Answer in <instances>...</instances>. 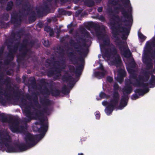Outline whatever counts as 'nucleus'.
Here are the masks:
<instances>
[{"instance_id": "f257e3e1", "label": "nucleus", "mask_w": 155, "mask_h": 155, "mask_svg": "<svg viewBox=\"0 0 155 155\" xmlns=\"http://www.w3.org/2000/svg\"><path fill=\"white\" fill-rule=\"evenodd\" d=\"M115 19L112 18L110 19V22L108 24L111 30V33L113 37L115 38V42L116 45L118 47L119 50L121 54L123 55L125 58H128L130 56L131 53L130 49L128 48L127 43L124 41H121L118 36V31L121 33H125L126 35H129L131 27L130 24L127 23L125 25L126 26H130V27L127 28L121 26V24H119L118 21H116L117 24V26H115Z\"/></svg>"}, {"instance_id": "f03ea898", "label": "nucleus", "mask_w": 155, "mask_h": 155, "mask_svg": "<svg viewBox=\"0 0 155 155\" xmlns=\"http://www.w3.org/2000/svg\"><path fill=\"white\" fill-rule=\"evenodd\" d=\"M122 1L123 0H120ZM130 4V0H126L124 3L125 7L128 8L127 11H126L125 8L123 7L120 4H119L118 6H115L114 8V12L116 14H118L120 11L124 17L127 19H125L122 21L123 22H127L132 23L133 21L132 17L131 14L132 11V8Z\"/></svg>"}, {"instance_id": "7ed1b4c3", "label": "nucleus", "mask_w": 155, "mask_h": 155, "mask_svg": "<svg viewBox=\"0 0 155 155\" xmlns=\"http://www.w3.org/2000/svg\"><path fill=\"white\" fill-rule=\"evenodd\" d=\"M87 27L91 28H93L95 30L96 35L98 38L103 41V44L101 45V46L103 47L106 46H109L110 43V39L107 35L102 34V31H105V26L102 25L101 28L100 25L93 22H90L87 23Z\"/></svg>"}, {"instance_id": "20e7f679", "label": "nucleus", "mask_w": 155, "mask_h": 155, "mask_svg": "<svg viewBox=\"0 0 155 155\" xmlns=\"http://www.w3.org/2000/svg\"><path fill=\"white\" fill-rule=\"evenodd\" d=\"M22 9L21 11L19 12L21 15H18V13L16 11L13 12L11 14V23L15 24V26H16V25H21L22 21L21 16H27L28 15L29 12L32 10L31 5L28 2L23 5Z\"/></svg>"}, {"instance_id": "39448f33", "label": "nucleus", "mask_w": 155, "mask_h": 155, "mask_svg": "<svg viewBox=\"0 0 155 155\" xmlns=\"http://www.w3.org/2000/svg\"><path fill=\"white\" fill-rule=\"evenodd\" d=\"M113 92L112 94V99L110 100V103L106 107L105 112L107 115H109L118 105L120 95L118 92L119 88V85L117 83L114 84L113 86Z\"/></svg>"}, {"instance_id": "423d86ee", "label": "nucleus", "mask_w": 155, "mask_h": 155, "mask_svg": "<svg viewBox=\"0 0 155 155\" xmlns=\"http://www.w3.org/2000/svg\"><path fill=\"white\" fill-rule=\"evenodd\" d=\"M117 50L115 46L113 45L110 48L105 49L104 56L108 59H112V62L116 66L120 65L122 63L121 58L117 54Z\"/></svg>"}, {"instance_id": "0eeeda50", "label": "nucleus", "mask_w": 155, "mask_h": 155, "mask_svg": "<svg viewBox=\"0 0 155 155\" xmlns=\"http://www.w3.org/2000/svg\"><path fill=\"white\" fill-rule=\"evenodd\" d=\"M0 144L4 145L6 147V151L8 153H16L15 144L14 146L9 144L12 138L9 133L7 132H0Z\"/></svg>"}, {"instance_id": "6e6552de", "label": "nucleus", "mask_w": 155, "mask_h": 155, "mask_svg": "<svg viewBox=\"0 0 155 155\" xmlns=\"http://www.w3.org/2000/svg\"><path fill=\"white\" fill-rule=\"evenodd\" d=\"M2 122L6 123L11 121V123L9 125V129L13 133H17L19 126V122L17 119H13L12 117H8L2 114L0 115Z\"/></svg>"}, {"instance_id": "1a4fd4ad", "label": "nucleus", "mask_w": 155, "mask_h": 155, "mask_svg": "<svg viewBox=\"0 0 155 155\" xmlns=\"http://www.w3.org/2000/svg\"><path fill=\"white\" fill-rule=\"evenodd\" d=\"M45 134L44 133H40L39 134L34 135L28 133L26 134L25 140L29 146L33 147L35 144V140H41L44 137Z\"/></svg>"}, {"instance_id": "9d476101", "label": "nucleus", "mask_w": 155, "mask_h": 155, "mask_svg": "<svg viewBox=\"0 0 155 155\" xmlns=\"http://www.w3.org/2000/svg\"><path fill=\"white\" fill-rule=\"evenodd\" d=\"M21 101L22 104L25 106L24 112L26 118L24 119L23 121L26 123L29 122L34 118L32 116L33 113L31 111L30 107L29 106H27L26 100L24 97L21 98Z\"/></svg>"}, {"instance_id": "9b49d317", "label": "nucleus", "mask_w": 155, "mask_h": 155, "mask_svg": "<svg viewBox=\"0 0 155 155\" xmlns=\"http://www.w3.org/2000/svg\"><path fill=\"white\" fill-rule=\"evenodd\" d=\"M77 43L75 42L74 40L71 39L70 40L69 43L71 45L73 46L75 49L77 50V52L80 55H86L88 50L87 49L86 51L84 50L83 51H81L83 50L84 49L82 48L80 44L81 43L80 41L77 40Z\"/></svg>"}, {"instance_id": "f8f14e48", "label": "nucleus", "mask_w": 155, "mask_h": 155, "mask_svg": "<svg viewBox=\"0 0 155 155\" xmlns=\"http://www.w3.org/2000/svg\"><path fill=\"white\" fill-rule=\"evenodd\" d=\"M68 56L70 61L74 65L78 64V61L81 62L82 64L84 62V59L81 56L78 57L74 54L73 52H69L68 54Z\"/></svg>"}, {"instance_id": "ddd939ff", "label": "nucleus", "mask_w": 155, "mask_h": 155, "mask_svg": "<svg viewBox=\"0 0 155 155\" xmlns=\"http://www.w3.org/2000/svg\"><path fill=\"white\" fill-rule=\"evenodd\" d=\"M69 72L71 73H74L77 77L79 76L81 74L84 69V65L81 63L79 65L76 67L75 69L74 67L72 65H69L68 66Z\"/></svg>"}, {"instance_id": "4468645a", "label": "nucleus", "mask_w": 155, "mask_h": 155, "mask_svg": "<svg viewBox=\"0 0 155 155\" xmlns=\"http://www.w3.org/2000/svg\"><path fill=\"white\" fill-rule=\"evenodd\" d=\"M40 103L42 105L45 107L42 110H41V111L43 113V114L44 113H45L48 115H49L50 112L48 106L51 105V101L48 98H46L45 97L44 98L40 99Z\"/></svg>"}, {"instance_id": "2eb2a0df", "label": "nucleus", "mask_w": 155, "mask_h": 155, "mask_svg": "<svg viewBox=\"0 0 155 155\" xmlns=\"http://www.w3.org/2000/svg\"><path fill=\"white\" fill-rule=\"evenodd\" d=\"M40 84H39V90L41 93L43 94L46 95L47 96H48L51 94L50 91L46 87H45L44 89H42V87L45 85L48 84V82L46 81L44 79H42L40 81Z\"/></svg>"}, {"instance_id": "dca6fc26", "label": "nucleus", "mask_w": 155, "mask_h": 155, "mask_svg": "<svg viewBox=\"0 0 155 155\" xmlns=\"http://www.w3.org/2000/svg\"><path fill=\"white\" fill-rule=\"evenodd\" d=\"M136 81L133 83L134 86H136L138 87H146L148 86V84L144 83L147 81H146L145 79V77L143 76H139L138 78H136Z\"/></svg>"}, {"instance_id": "f3484780", "label": "nucleus", "mask_w": 155, "mask_h": 155, "mask_svg": "<svg viewBox=\"0 0 155 155\" xmlns=\"http://www.w3.org/2000/svg\"><path fill=\"white\" fill-rule=\"evenodd\" d=\"M3 84H4L6 83V86L7 87L8 84L9 85L7 89L9 91H13V93L14 94V96L17 97H19L20 95V93L18 91H15L13 87H12L10 85L11 79L9 77H7L3 81Z\"/></svg>"}, {"instance_id": "a211bd4d", "label": "nucleus", "mask_w": 155, "mask_h": 155, "mask_svg": "<svg viewBox=\"0 0 155 155\" xmlns=\"http://www.w3.org/2000/svg\"><path fill=\"white\" fill-rule=\"evenodd\" d=\"M0 103L4 105L5 104L6 102L2 95L6 97L7 100H9L11 98V94L10 93H8L6 90H4V92H3L2 91L3 89L2 87H0Z\"/></svg>"}, {"instance_id": "6ab92c4d", "label": "nucleus", "mask_w": 155, "mask_h": 155, "mask_svg": "<svg viewBox=\"0 0 155 155\" xmlns=\"http://www.w3.org/2000/svg\"><path fill=\"white\" fill-rule=\"evenodd\" d=\"M129 99V96L127 95H123L121 98L120 103L119 105L118 106V108L120 109H122L124 107H126L127 104L128 102Z\"/></svg>"}, {"instance_id": "aec40b11", "label": "nucleus", "mask_w": 155, "mask_h": 155, "mask_svg": "<svg viewBox=\"0 0 155 155\" xmlns=\"http://www.w3.org/2000/svg\"><path fill=\"white\" fill-rule=\"evenodd\" d=\"M25 143L26 144L24 143L15 144L16 153L24 151L27 150L28 148L32 147L29 146L26 141H25Z\"/></svg>"}, {"instance_id": "412c9836", "label": "nucleus", "mask_w": 155, "mask_h": 155, "mask_svg": "<svg viewBox=\"0 0 155 155\" xmlns=\"http://www.w3.org/2000/svg\"><path fill=\"white\" fill-rule=\"evenodd\" d=\"M44 120H42L39 123L36 122V124H39L41 126L39 128H38V131L39 133H43L45 134L47 131L48 127V123H44Z\"/></svg>"}, {"instance_id": "4be33fe9", "label": "nucleus", "mask_w": 155, "mask_h": 155, "mask_svg": "<svg viewBox=\"0 0 155 155\" xmlns=\"http://www.w3.org/2000/svg\"><path fill=\"white\" fill-rule=\"evenodd\" d=\"M131 84L132 83L130 81L125 83V86L122 89L123 95L125 94L128 96L132 92L133 89Z\"/></svg>"}, {"instance_id": "5701e85b", "label": "nucleus", "mask_w": 155, "mask_h": 155, "mask_svg": "<svg viewBox=\"0 0 155 155\" xmlns=\"http://www.w3.org/2000/svg\"><path fill=\"white\" fill-rule=\"evenodd\" d=\"M143 89L138 88L136 89L134 91L135 93L138 94L139 96H143V95L149 92V89L148 86L146 87H143Z\"/></svg>"}, {"instance_id": "b1692460", "label": "nucleus", "mask_w": 155, "mask_h": 155, "mask_svg": "<svg viewBox=\"0 0 155 155\" xmlns=\"http://www.w3.org/2000/svg\"><path fill=\"white\" fill-rule=\"evenodd\" d=\"M143 62L146 64V69L147 70L151 69L153 68V64L150 60H149V58L148 57H145L143 59Z\"/></svg>"}, {"instance_id": "393cba45", "label": "nucleus", "mask_w": 155, "mask_h": 155, "mask_svg": "<svg viewBox=\"0 0 155 155\" xmlns=\"http://www.w3.org/2000/svg\"><path fill=\"white\" fill-rule=\"evenodd\" d=\"M36 112L35 113V119H38L40 120V122H41L42 120H45L43 118L41 117L43 116V113L41 111V110L37 109H35Z\"/></svg>"}, {"instance_id": "a878e982", "label": "nucleus", "mask_w": 155, "mask_h": 155, "mask_svg": "<svg viewBox=\"0 0 155 155\" xmlns=\"http://www.w3.org/2000/svg\"><path fill=\"white\" fill-rule=\"evenodd\" d=\"M28 127V126L26 124L24 126L19 125L17 133L24 134L25 136L26 134L28 133L27 131Z\"/></svg>"}, {"instance_id": "bb28decb", "label": "nucleus", "mask_w": 155, "mask_h": 155, "mask_svg": "<svg viewBox=\"0 0 155 155\" xmlns=\"http://www.w3.org/2000/svg\"><path fill=\"white\" fill-rule=\"evenodd\" d=\"M8 49L9 52L8 56L10 57L13 58V56H14V54L16 53L18 48L13 45Z\"/></svg>"}, {"instance_id": "cd10ccee", "label": "nucleus", "mask_w": 155, "mask_h": 155, "mask_svg": "<svg viewBox=\"0 0 155 155\" xmlns=\"http://www.w3.org/2000/svg\"><path fill=\"white\" fill-rule=\"evenodd\" d=\"M126 75V73L125 71L122 69L119 70L118 71L117 81H121L123 80V78L125 77Z\"/></svg>"}, {"instance_id": "c85d7f7f", "label": "nucleus", "mask_w": 155, "mask_h": 155, "mask_svg": "<svg viewBox=\"0 0 155 155\" xmlns=\"http://www.w3.org/2000/svg\"><path fill=\"white\" fill-rule=\"evenodd\" d=\"M26 55L25 53L22 52L19 55L17 56V61L18 64H21L22 61L24 60Z\"/></svg>"}, {"instance_id": "c756f323", "label": "nucleus", "mask_w": 155, "mask_h": 155, "mask_svg": "<svg viewBox=\"0 0 155 155\" xmlns=\"http://www.w3.org/2000/svg\"><path fill=\"white\" fill-rule=\"evenodd\" d=\"M153 74H154V72L153 71V70L151 71L146 70L143 72V75L145 77L146 81H147L149 79L150 75H151V76L153 75Z\"/></svg>"}, {"instance_id": "7c9ffc66", "label": "nucleus", "mask_w": 155, "mask_h": 155, "mask_svg": "<svg viewBox=\"0 0 155 155\" xmlns=\"http://www.w3.org/2000/svg\"><path fill=\"white\" fill-rule=\"evenodd\" d=\"M28 43V39H24L22 41V42L20 43V46L19 48V51L21 52L23 50L24 48L27 47Z\"/></svg>"}, {"instance_id": "2f4dec72", "label": "nucleus", "mask_w": 155, "mask_h": 155, "mask_svg": "<svg viewBox=\"0 0 155 155\" xmlns=\"http://www.w3.org/2000/svg\"><path fill=\"white\" fill-rule=\"evenodd\" d=\"M106 73L105 71H97L94 73V75L96 77L98 78L99 79H101L104 77Z\"/></svg>"}, {"instance_id": "473e14b6", "label": "nucleus", "mask_w": 155, "mask_h": 155, "mask_svg": "<svg viewBox=\"0 0 155 155\" xmlns=\"http://www.w3.org/2000/svg\"><path fill=\"white\" fill-rule=\"evenodd\" d=\"M78 38L79 41V40H80L82 42V45H81V44H80V45H81L82 48L84 49V50H81V51H84V50L86 51L87 49L88 50V49H84L83 48V47H85L86 45V43L87 41H86V38H85L81 36H80V37H78ZM88 51V50H87V53L86 54H87V53Z\"/></svg>"}, {"instance_id": "72a5a7b5", "label": "nucleus", "mask_w": 155, "mask_h": 155, "mask_svg": "<svg viewBox=\"0 0 155 155\" xmlns=\"http://www.w3.org/2000/svg\"><path fill=\"white\" fill-rule=\"evenodd\" d=\"M50 92L51 95L55 97L59 96L61 93V91L57 89H51L50 90Z\"/></svg>"}, {"instance_id": "f704fd0d", "label": "nucleus", "mask_w": 155, "mask_h": 155, "mask_svg": "<svg viewBox=\"0 0 155 155\" xmlns=\"http://www.w3.org/2000/svg\"><path fill=\"white\" fill-rule=\"evenodd\" d=\"M72 79H73V78L69 74L68 75H63L61 78L62 80L64 82H68Z\"/></svg>"}, {"instance_id": "c9c22d12", "label": "nucleus", "mask_w": 155, "mask_h": 155, "mask_svg": "<svg viewBox=\"0 0 155 155\" xmlns=\"http://www.w3.org/2000/svg\"><path fill=\"white\" fill-rule=\"evenodd\" d=\"M14 41L11 37L6 39L5 43L7 46V48H9L10 47H12V45Z\"/></svg>"}, {"instance_id": "e433bc0d", "label": "nucleus", "mask_w": 155, "mask_h": 155, "mask_svg": "<svg viewBox=\"0 0 155 155\" xmlns=\"http://www.w3.org/2000/svg\"><path fill=\"white\" fill-rule=\"evenodd\" d=\"M81 34L83 35V37L86 38H91V37L89 32L84 28L82 29L81 30Z\"/></svg>"}, {"instance_id": "4c0bfd02", "label": "nucleus", "mask_w": 155, "mask_h": 155, "mask_svg": "<svg viewBox=\"0 0 155 155\" xmlns=\"http://www.w3.org/2000/svg\"><path fill=\"white\" fill-rule=\"evenodd\" d=\"M84 2L85 5L89 7H92L94 5V2L92 0H85Z\"/></svg>"}, {"instance_id": "58836bf2", "label": "nucleus", "mask_w": 155, "mask_h": 155, "mask_svg": "<svg viewBox=\"0 0 155 155\" xmlns=\"http://www.w3.org/2000/svg\"><path fill=\"white\" fill-rule=\"evenodd\" d=\"M108 12L110 14L112 15H113V18H115L117 19L118 21H120V19L119 16L118 15H115L114 14H113L114 12V11H113L112 8H109L107 9Z\"/></svg>"}, {"instance_id": "ea45409f", "label": "nucleus", "mask_w": 155, "mask_h": 155, "mask_svg": "<svg viewBox=\"0 0 155 155\" xmlns=\"http://www.w3.org/2000/svg\"><path fill=\"white\" fill-rule=\"evenodd\" d=\"M31 14V15L28 17V20L30 21L34 22L36 20L35 13L34 11H32Z\"/></svg>"}, {"instance_id": "a19ab883", "label": "nucleus", "mask_w": 155, "mask_h": 155, "mask_svg": "<svg viewBox=\"0 0 155 155\" xmlns=\"http://www.w3.org/2000/svg\"><path fill=\"white\" fill-rule=\"evenodd\" d=\"M13 5V3L12 1H11L8 2L7 5L6 10L7 11L11 10L12 8Z\"/></svg>"}, {"instance_id": "79ce46f5", "label": "nucleus", "mask_w": 155, "mask_h": 155, "mask_svg": "<svg viewBox=\"0 0 155 155\" xmlns=\"http://www.w3.org/2000/svg\"><path fill=\"white\" fill-rule=\"evenodd\" d=\"M7 57L8 58L7 59H5L4 61V64L6 65H8L9 64L10 62L11 61H12L14 59V56H13V58H12V57H10L8 56V53L7 55Z\"/></svg>"}, {"instance_id": "37998d69", "label": "nucleus", "mask_w": 155, "mask_h": 155, "mask_svg": "<svg viewBox=\"0 0 155 155\" xmlns=\"http://www.w3.org/2000/svg\"><path fill=\"white\" fill-rule=\"evenodd\" d=\"M29 81L30 83V84L32 87L36 86V80L34 77H31L29 79Z\"/></svg>"}, {"instance_id": "c03bdc74", "label": "nucleus", "mask_w": 155, "mask_h": 155, "mask_svg": "<svg viewBox=\"0 0 155 155\" xmlns=\"http://www.w3.org/2000/svg\"><path fill=\"white\" fill-rule=\"evenodd\" d=\"M43 11L47 13H49L50 12V9L47 4L45 5L42 8Z\"/></svg>"}, {"instance_id": "a18cd8bd", "label": "nucleus", "mask_w": 155, "mask_h": 155, "mask_svg": "<svg viewBox=\"0 0 155 155\" xmlns=\"http://www.w3.org/2000/svg\"><path fill=\"white\" fill-rule=\"evenodd\" d=\"M53 63L51 60L49 58L46 59L45 61V66L46 68H48L51 66V64Z\"/></svg>"}, {"instance_id": "49530a36", "label": "nucleus", "mask_w": 155, "mask_h": 155, "mask_svg": "<svg viewBox=\"0 0 155 155\" xmlns=\"http://www.w3.org/2000/svg\"><path fill=\"white\" fill-rule=\"evenodd\" d=\"M33 100L35 103V105L38 108H40L41 107V106L38 103V97L36 95L35 96L33 97Z\"/></svg>"}, {"instance_id": "de8ad7c7", "label": "nucleus", "mask_w": 155, "mask_h": 155, "mask_svg": "<svg viewBox=\"0 0 155 155\" xmlns=\"http://www.w3.org/2000/svg\"><path fill=\"white\" fill-rule=\"evenodd\" d=\"M61 91V93H62L64 94H66L68 93L69 92L67 88V86L66 85H63Z\"/></svg>"}, {"instance_id": "09e8293b", "label": "nucleus", "mask_w": 155, "mask_h": 155, "mask_svg": "<svg viewBox=\"0 0 155 155\" xmlns=\"http://www.w3.org/2000/svg\"><path fill=\"white\" fill-rule=\"evenodd\" d=\"M100 97L101 99H103L104 98H108L110 97V96L109 95L106 94L105 93L103 92H100L99 94Z\"/></svg>"}, {"instance_id": "8fccbe9b", "label": "nucleus", "mask_w": 155, "mask_h": 155, "mask_svg": "<svg viewBox=\"0 0 155 155\" xmlns=\"http://www.w3.org/2000/svg\"><path fill=\"white\" fill-rule=\"evenodd\" d=\"M148 85L150 84V88L153 87L155 86V82L153 80V78L151 77V79L149 80L148 83Z\"/></svg>"}, {"instance_id": "3c124183", "label": "nucleus", "mask_w": 155, "mask_h": 155, "mask_svg": "<svg viewBox=\"0 0 155 155\" xmlns=\"http://www.w3.org/2000/svg\"><path fill=\"white\" fill-rule=\"evenodd\" d=\"M24 31L23 30L21 29L19 31L17 32L16 34L17 37L20 38L24 35Z\"/></svg>"}, {"instance_id": "603ef678", "label": "nucleus", "mask_w": 155, "mask_h": 155, "mask_svg": "<svg viewBox=\"0 0 155 155\" xmlns=\"http://www.w3.org/2000/svg\"><path fill=\"white\" fill-rule=\"evenodd\" d=\"M138 37L140 39L143 41H144L145 40L146 37L144 36L141 32L138 31Z\"/></svg>"}, {"instance_id": "864d4df0", "label": "nucleus", "mask_w": 155, "mask_h": 155, "mask_svg": "<svg viewBox=\"0 0 155 155\" xmlns=\"http://www.w3.org/2000/svg\"><path fill=\"white\" fill-rule=\"evenodd\" d=\"M68 82V85L69 87L70 88H72L75 83L74 78H73V79L70 80Z\"/></svg>"}, {"instance_id": "5fc2aeb1", "label": "nucleus", "mask_w": 155, "mask_h": 155, "mask_svg": "<svg viewBox=\"0 0 155 155\" xmlns=\"http://www.w3.org/2000/svg\"><path fill=\"white\" fill-rule=\"evenodd\" d=\"M58 11L60 15H65L67 14V11L63 9H59Z\"/></svg>"}, {"instance_id": "6e6d98bb", "label": "nucleus", "mask_w": 155, "mask_h": 155, "mask_svg": "<svg viewBox=\"0 0 155 155\" xmlns=\"http://www.w3.org/2000/svg\"><path fill=\"white\" fill-rule=\"evenodd\" d=\"M9 15L7 13H4L2 15V18L5 21H7L9 17Z\"/></svg>"}, {"instance_id": "4d7b16f0", "label": "nucleus", "mask_w": 155, "mask_h": 155, "mask_svg": "<svg viewBox=\"0 0 155 155\" xmlns=\"http://www.w3.org/2000/svg\"><path fill=\"white\" fill-rule=\"evenodd\" d=\"M54 68L55 69L54 71L56 72L58 74H59L60 75H61L60 73L62 71V69L61 67H55Z\"/></svg>"}, {"instance_id": "13d9d810", "label": "nucleus", "mask_w": 155, "mask_h": 155, "mask_svg": "<svg viewBox=\"0 0 155 155\" xmlns=\"http://www.w3.org/2000/svg\"><path fill=\"white\" fill-rule=\"evenodd\" d=\"M54 71L52 70H50L47 72V75L48 77H51L54 74Z\"/></svg>"}, {"instance_id": "bf43d9fd", "label": "nucleus", "mask_w": 155, "mask_h": 155, "mask_svg": "<svg viewBox=\"0 0 155 155\" xmlns=\"http://www.w3.org/2000/svg\"><path fill=\"white\" fill-rule=\"evenodd\" d=\"M43 45L46 47H48L50 45L49 41L48 40L43 39Z\"/></svg>"}, {"instance_id": "052dcab7", "label": "nucleus", "mask_w": 155, "mask_h": 155, "mask_svg": "<svg viewBox=\"0 0 155 155\" xmlns=\"http://www.w3.org/2000/svg\"><path fill=\"white\" fill-rule=\"evenodd\" d=\"M61 64L62 65L61 68L63 69H65L66 67L65 64V61L64 59L61 60Z\"/></svg>"}, {"instance_id": "680f3d73", "label": "nucleus", "mask_w": 155, "mask_h": 155, "mask_svg": "<svg viewBox=\"0 0 155 155\" xmlns=\"http://www.w3.org/2000/svg\"><path fill=\"white\" fill-rule=\"evenodd\" d=\"M110 4L113 5H119L118 1L115 0H112L110 2Z\"/></svg>"}, {"instance_id": "e2e57ef3", "label": "nucleus", "mask_w": 155, "mask_h": 155, "mask_svg": "<svg viewBox=\"0 0 155 155\" xmlns=\"http://www.w3.org/2000/svg\"><path fill=\"white\" fill-rule=\"evenodd\" d=\"M57 50L60 51V54H62L64 55V51L62 47L59 46L57 48Z\"/></svg>"}, {"instance_id": "0e129e2a", "label": "nucleus", "mask_w": 155, "mask_h": 155, "mask_svg": "<svg viewBox=\"0 0 155 155\" xmlns=\"http://www.w3.org/2000/svg\"><path fill=\"white\" fill-rule=\"evenodd\" d=\"M52 29L49 26H46L44 28V30L47 32H49Z\"/></svg>"}, {"instance_id": "69168bd1", "label": "nucleus", "mask_w": 155, "mask_h": 155, "mask_svg": "<svg viewBox=\"0 0 155 155\" xmlns=\"http://www.w3.org/2000/svg\"><path fill=\"white\" fill-rule=\"evenodd\" d=\"M139 97L138 95L137 94L135 93V94H133L131 96V99L132 100H136Z\"/></svg>"}, {"instance_id": "338daca9", "label": "nucleus", "mask_w": 155, "mask_h": 155, "mask_svg": "<svg viewBox=\"0 0 155 155\" xmlns=\"http://www.w3.org/2000/svg\"><path fill=\"white\" fill-rule=\"evenodd\" d=\"M122 33L123 34L121 37L122 39L123 40H126L127 39V36L128 35H126V34L125 33Z\"/></svg>"}, {"instance_id": "774afa93", "label": "nucleus", "mask_w": 155, "mask_h": 155, "mask_svg": "<svg viewBox=\"0 0 155 155\" xmlns=\"http://www.w3.org/2000/svg\"><path fill=\"white\" fill-rule=\"evenodd\" d=\"M95 115L96 117V118L97 119H99L100 117V114L99 111H96L95 112Z\"/></svg>"}]
</instances>
